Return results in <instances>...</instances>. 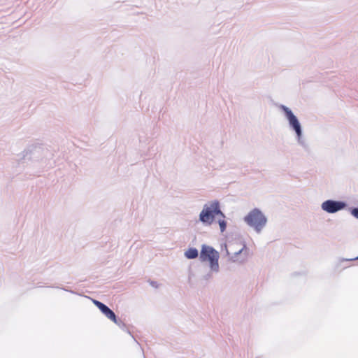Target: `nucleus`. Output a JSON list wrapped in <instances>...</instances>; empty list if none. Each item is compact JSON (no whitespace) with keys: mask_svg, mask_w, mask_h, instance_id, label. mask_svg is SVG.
Masks as SVG:
<instances>
[{"mask_svg":"<svg viewBox=\"0 0 358 358\" xmlns=\"http://www.w3.org/2000/svg\"><path fill=\"white\" fill-rule=\"evenodd\" d=\"M278 108L287 120L289 129L294 132L297 143L306 152H310V147L304 138L303 127L297 116L291 108L284 104H280Z\"/></svg>","mask_w":358,"mask_h":358,"instance_id":"nucleus-1","label":"nucleus"},{"mask_svg":"<svg viewBox=\"0 0 358 358\" xmlns=\"http://www.w3.org/2000/svg\"><path fill=\"white\" fill-rule=\"evenodd\" d=\"M217 217H224V213L221 210L220 201L215 199L203 205L199 215V222L203 226L210 227L216 221Z\"/></svg>","mask_w":358,"mask_h":358,"instance_id":"nucleus-2","label":"nucleus"},{"mask_svg":"<svg viewBox=\"0 0 358 358\" xmlns=\"http://www.w3.org/2000/svg\"><path fill=\"white\" fill-rule=\"evenodd\" d=\"M23 160L38 162L43 159H50L53 154L43 144H32L23 152Z\"/></svg>","mask_w":358,"mask_h":358,"instance_id":"nucleus-3","label":"nucleus"},{"mask_svg":"<svg viewBox=\"0 0 358 358\" xmlns=\"http://www.w3.org/2000/svg\"><path fill=\"white\" fill-rule=\"evenodd\" d=\"M243 221L259 234L266 226L268 219L259 208H254L244 216Z\"/></svg>","mask_w":358,"mask_h":358,"instance_id":"nucleus-4","label":"nucleus"},{"mask_svg":"<svg viewBox=\"0 0 358 358\" xmlns=\"http://www.w3.org/2000/svg\"><path fill=\"white\" fill-rule=\"evenodd\" d=\"M220 253L213 247L206 244L201 245L199 252V260L201 262H208L211 271H219Z\"/></svg>","mask_w":358,"mask_h":358,"instance_id":"nucleus-5","label":"nucleus"},{"mask_svg":"<svg viewBox=\"0 0 358 358\" xmlns=\"http://www.w3.org/2000/svg\"><path fill=\"white\" fill-rule=\"evenodd\" d=\"M348 203L345 201L327 199L321 204V209L329 214H334L342 210L346 209Z\"/></svg>","mask_w":358,"mask_h":358,"instance_id":"nucleus-6","label":"nucleus"},{"mask_svg":"<svg viewBox=\"0 0 358 358\" xmlns=\"http://www.w3.org/2000/svg\"><path fill=\"white\" fill-rule=\"evenodd\" d=\"M95 306L107 318H115V313L107 305L97 299H92Z\"/></svg>","mask_w":358,"mask_h":358,"instance_id":"nucleus-7","label":"nucleus"},{"mask_svg":"<svg viewBox=\"0 0 358 358\" xmlns=\"http://www.w3.org/2000/svg\"><path fill=\"white\" fill-rule=\"evenodd\" d=\"M185 257L187 259H194L199 257V250L194 247H189L185 251Z\"/></svg>","mask_w":358,"mask_h":358,"instance_id":"nucleus-8","label":"nucleus"},{"mask_svg":"<svg viewBox=\"0 0 358 358\" xmlns=\"http://www.w3.org/2000/svg\"><path fill=\"white\" fill-rule=\"evenodd\" d=\"M249 250L248 248L247 247L246 243L244 242L243 248L240 249L238 251L235 252L232 255L229 257V261L232 262H236L238 261V257L241 255L243 252H245V254Z\"/></svg>","mask_w":358,"mask_h":358,"instance_id":"nucleus-9","label":"nucleus"},{"mask_svg":"<svg viewBox=\"0 0 358 358\" xmlns=\"http://www.w3.org/2000/svg\"><path fill=\"white\" fill-rule=\"evenodd\" d=\"M217 220L216 221L220 227V232L223 234L227 227V222L226 221V215L224 214V217H217Z\"/></svg>","mask_w":358,"mask_h":358,"instance_id":"nucleus-10","label":"nucleus"},{"mask_svg":"<svg viewBox=\"0 0 358 358\" xmlns=\"http://www.w3.org/2000/svg\"><path fill=\"white\" fill-rule=\"evenodd\" d=\"M348 210L355 218L358 220V206L349 207Z\"/></svg>","mask_w":358,"mask_h":358,"instance_id":"nucleus-11","label":"nucleus"},{"mask_svg":"<svg viewBox=\"0 0 358 358\" xmlns=\"http://www.w3.org/2000/svg\"><path fill=\"white\" fill-rule=\"evenodd\" d=\"M108 319L113 322L117 326L122 325V327H124V322H122L115 314V318L108 317Z\"/></svg>","mask_w":358,"mask_h":358,"instance_id":"nucleus-12","label":"nucleus"},{"mask_svg":"<svg viewBox=\"0 0 358 358\" xmlns=\"http://www.w3.org/2000/svg\"><path fill=\"white\" fill-rule=\"evenodd\" d=\"M341 259H342V258L339 259L338 262L336 264V266H335V270H339V271H341V270H343V269H344V268H348V267H349V266H350V265L344 264V263H348L349 262H342V263H341V264H340V265L338 266V267H337V266H338V263L340 262V260H341Z\"/></svg>","mask_w":358,"mask_h":358,"instance_id":"nucleus-13","label":"nucleus"},{"mask_svg":"<svg viewBox=\"0 0 358 358\" xmlns=\"http://www.w3.org/2000/svg\"><path fill=\"white\" fill-rule=\"evenodd\" d=\"M355 260H358V255L355 257H353V258H343L340 260V262L338 263L337 267H338V266L340 264H341L342 262H353V261H355Z\"/></svg>","mask_w":358,"mask_h":358,"instance_id":"nucleus-14","label":"nucleus"},{"mask_svg":"<svg viewBox=\"0 0 358 358\" xmlns=\"http://www.w3.org/2000/svg\"><path fill=\"white\" fill-rule=\"evenodd\" d=\"M148 282L149 284L152 287H155V288H158L159 287V284L157 281L155 280H148Z\"/></svg>","mask_w":358,"mask_h":358,"instance_id":"nucleus-15","label":"nucleus"},{"mask_svg":"<svg viewBox=\"0 0 358 358\" xmlns=\"http://www.w3.org/2000/svg\"><path fill=\"white\" fill-rule=\"evenodd\" d=\"M121 329H122L123 331H127L129 334H131V332L129 331V329L127 327V325L126 324L124 323V327H122V325H119L118 326Z\"/></svg>","mask_w":358,"mask_h":358,"instance_id":"nucleus-16","label":"nucleus"},{"mask_svg":"<svg viewBox=\"0 0 358 358\" xmlns=\"http://www.w3.org/2000/svg\"><path fill=\"white\" fill-rule=\"evenodd\" d=\"M224 248L225 251H226V255L229 257L231 255H230V253L227 249V245L226 243H224L223 245H222V250H223Z\"/></svg>","mask_w":358,"mask_h":358,"instance_id":"nucleus-17","label":"nucleus"},{"mask_svg":"<svg viewBox=\"0 0 358 358\" xmlns=\"http://www.w3.org/2000/svg\"><path fill=\"white\" fill-rule=\"evenodd\" d=\"M210 277H211V273H207L206 275H205L203 276V278H204L205 280H208Z\"/></svg>","mask_w":358,"mask_h":358,"instance_id":"nucleus-18","label":"nucleus"},{"mask_svg":"<svg viewBox=\"0 0 358 358\" xmlns=\"http://www.w3.org/2000/svg\"><path fill=\"white\" fill-rule=\"evenodd\" d=\"M61 289H62L63 290L66 291V292H71L72 294H75V292L72 291V290H69V289L66 288V287H61Z\"/></svg>","mask_w":358,"mask_h":358,"instance_id":"nucleus-19","label":"nucleus"},{"mask_svg":"<svg viewBox=\"0 0 358 358\" xmlns=\"http://www.w3.org/2000/svg\"><path fill=\"white\" fill-rule=\"evenodd\" d=\"M130 335L132 336V338H133L134 341H136V339L135 338V337H134V336L131 335V334Z\"/></svg>","mask_w":358,"mask_h":358,"instance_id":"nucleus-20","label":"nucleus"},{"mask_svg":"<svg viewBox=\"0 0 358 358\" xmlns=\"http://www.w3.org/2000/svg\"><path fill=\"white\" fill-rule=\"evenodd\" d=\"M130 335L132 336V338H133L134 341H136V339L135 338V337H134V336L131 335V334Z\"/></svg>","mask_w":358,"mask_h":358,"instance_id":"nucleus-21","label":"nucleus"},{"mask_svg":"<svg viewBox=\"0 0 358 358\" xmlns=\"http://www.w3.org/2000/svg\"><path fill=\"white\" fill-rule=\"evenodd\" d=\"M130 335L132 336V338H133L134 341H136V339L135 338V337H134V336L131 335V334Z\"/></svg>","mask_w":358,"mask_h":358,"instance_id":"nucleus-22","label":"nucleus"},{"mask_svg":"<svg viewBox=\"0 0 358 358\" xmlns=\"http://www.w3.org/2000/svg\"><path fill=\"white\" fill-rule=\"evenodd\" d=\"M299 274H300V273H299ZM298 275V273H292V275Z\"/></svg>","mask_w":358,"mask_h":358,"instance_id":"nucleus-23","label":"nucleus"}]
</instances>
